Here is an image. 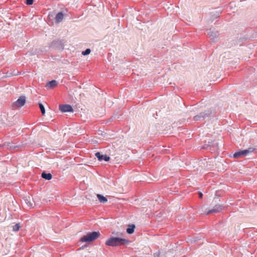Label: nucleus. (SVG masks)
I'll return each mask as SVG.
<instances>
[{"instance_id": "obj_9", "label": "nucleus", "mask_w": 257, "mask_h": 257, "mask_svg": "<svg viewBox=\"0 0 257 257\" xmlns=\"http://www.w3.org/2000/svg\"><path fill=\"white\" fill-rule=\"evenodd\" d=\"M26 102L25 96H21L16 101V105L19 107L23 106Z\"/></svg>"}, {"instance_id": "obj_20", "label": "nucleus", "mask_w": 257, "mask_h": 257, "mask_svg": "<svg viewBox=\"0 0 257 257\" xmlns=\"http://www.w3.org/2000/svg\"><path fill=\"white\" fill-rule=\"evenodd\" d=\"M26 203L29 207H33V204L31 202L30 200H28V199L26 200Z\"/></svg>"}, {"instance_id": "obj_14", "label": "nucleus", "mask_w": 257, "mask_h": 257, "mask_svg": "<svg viewBox=\"0 0 257 257\" xmlns=\"http://www.w3.org/2000/svg\"><path fill=\"white\" fill-rule=\"evenodd\" d=\"M135 225L132 224L128 226V227L126 229V232L128 234H132L135 230Z\"/></svg>"}, {"instance_id": "obj_1", "label": "nucleus", "mask_w": 257, "mask_h": 257, "mask_svg": "<svg viewBox=\"0 0 257 257\" xmlns=\"http://www.w3.org/2000/svg\"><path fill=\"white\" fill-rule=\"evenodd\" d=\"M130 241L122 238L117 237H111L105 242V244L110 246H117L128 244Z\"/></svg>"}, {"instance_id": "obj_3", "label": "nucleus", "mask_w": 257, "mask_h": 257, "mask_svg": "<svg viewBox=\"0 0 257 257\" xmlns=\"http://www.w3.org/2000/svg\"><path fill=\"white\" fill-rule=\"evenodd\" d=\"M254 150V148H249L248 149L246 150L238 151L233 154V157L235 158H238L242 156H246L249 153H252Z\"/></svg>"}, {"instance_id": "obj_7", "label": "nucleus", "mask_w": 257, "mask_h": 257, "mask_svg": "<svg viewBox=\"0 0 257 257\" xmlns=\"http://www.w3.org/2000/svg\"><path fill=\"white\" fill-rule=\"evenodd\" d=\"M222 207L220 205H216L213 209L209 210L207 213L206 214L208 215L209 214L212 213H217L220 212L222 211Z\"/></svg>"}, {"instance_id": "obj_19", "label": "nucleus", "mask_w": 257, "mask_h": 257, "mask_svg": "<svg viewBox=\"0 0 257 257\" xmlns=\"http://www.w3.org/2000/svg\"><path fill=\"white\" fill-rule=\"evenodd\" d=\"M57 44L61 45V42L60 41H53L51 44V47H54L55 45Z\"/></svg>"}, {"instance_id": "obj_16", "label": "nucleus", "mask_w": 257, "mask_h": 257, "mask_svg": "<svg viewBox=\"0 0 257 257\" xmlns=\"http://www.w3.org/2000/svg\"><path fill=\"white\" fill-rule=\"evenodd\" d=\"M39 106L41 111L42 112V115H45V109L44 105L41 103H39Z\"/></svg>"}, {"instance_id": "obj_10", "label": "nucleus", "mask_w": 257, "mask_h": 257, "mask_svg": "<svg viewBox=\"0 0 257 257\" xmlns=\"http://www.w3.org/2000/svg\"><path fill=\"white\" fill-rule=\"evenodd\" d=\"M64 18V15L62 12H59L58 13L55 18V21L56 23H60Z\"/></svg>"}, {"instance_id": "obj_4", "label": "nucleus", "mask_w": 257, "mask_h": 257, "mask_svg": "<svg viewBox=\"0 0 257 257\" xmlns=\"http://www.w3.org/2000/svg\"><path fill=\"white\" fill-rule=\"evenodd\" d=\"M207 34L209 38L213 42H216L218 40L219 35L218 32L214 29H210L207 30Z\"/></svg>"}, {"instance_id": "obj_6", "label": "nucleus", "mask_w": 257, "mask_h": 257, "mask_svg": "<svg viewBox=\"0 0 257 257\" xmlns=\"http://www.w3.org/2000/svg\"><path fill=\"white\" fill-rule=\"evenodd\" d=\"M59 109L61 112H72V107L69 104H61L59 105Z\"/></svg>"}, {"instance_id": "obj_8", "label": "nucleus", "mask_w": 257, "mask_h": 257, "mask_svg": "<svg viewBox=\"0 0 257 257\" xmlns=\"http://www.w3.org/2000/svg\"><path fill=\"white\" fill-rule=\"evenodd\" d=\"M95 156L97 158L99 161L104 160L105 161H108L109 160L110 158L106 155H101L99 152L95 153Z\"/></svg>"}, {"instance_id": "obj_21", "label": "nucleus", "mask_w": 257, "mask_h": 257, "mask_svg": "<svg viewBox=\"0 0 257 257\" xmlns=\"http://www.w3.org/2000/svg\"><path fill=\"white\" fill-rule=\"evenodd\" d=\"M34 2V0H26V4L27 5H31L33 4Z\"/></svg>"}, {"instance_id": "obj_18", "label": "nucleus", "mask_w": 257, "mask_h": 257, "mask_svg": "<svg viewBox=\"0 0 257 257\" xmlns=\"http://www.w3.org/2000/svg\"><path fill=\"white\" fill-rule=\"evenodd\" d=\"M91 50L90 49H87L85 51H82V54L83 55H87L90 54Z\"/></svg>"}, {"instance_id": "obj_2", "label": "nucleus", "mask_w": 257, "mask_h": 257, "mask_svg": "<svg viewBox=\"0 0 257 257\" xmlns=\"http://www.w3.org/2000/svg\"><path fill=\"white\" fill-rule=\"evenodd\" d=\"M100 235L99 231H93L87 233L86 235L82 236L80 238V241L84 242H91L95 239L97 238Z\"/></svg>"}, {"instance_id": "obj_12", "label": "nucleus", "mask_w": 257, "mask_h": 257, "mask_svg": "<svg viewBox=\"0 0 257 257\" xmlns=\"http://www.w3.org/2000/svg\"><path fill=\"white\" fill-rule=\"evenodd\" d=\"M41 177L46 180H50L52 179V176L50 173H46L45 172H43L41 174Z\"/></svg>"}, {"instance_id": "obj_17", "label": "nucleus", "mask_w": 257, "mask_h": 257, "mask_svg": "<svg viewBox=\"0 0 257 257\" xmlns=\"http://www.w3.org/2000/svg\"><path fill=\"white\" fill-rule=\"evenodd\" d=\"M20 228V223H17L13 227V230L15 232L18 231Z\"/></svg>"}, {"instance_id": "obj_23", "label": "nucleus", "mask_w": 257, "mask_h": 257, "mask_svg": "<svg viewBox=\"0 0 257 257\" xmlns=\"http://www.w3.org/2000/svg\"><path fill=\"white\" fill-rule=\"evenodd\" d=\"M203 196V194L201 193H199V197L202 198Z\"/></svg>"}, {"instance_id": "obj_5", "label": "nucleus", "mask_w": 257, "mask_h": 257, "mask_svg": "<svg viewBox=\"0 0 257 257\" xmlns=\"http://www.w3.org/2000/svg\"><path fill=\"white\" fill-rule=\"evenodd\" d=\"M210 114V113L209 111L200 112L199 114L194 116V120L195 121H202L206 117H208Z\"/></svg>"}, {"instance_id": "obj_11", "label": "nucleus", "mask_w": 257, "mask_h": 257, "mask_svg": "<svg viewBox=\"0 0 257 257\" xmlns=\"http://www.w3.org/2000/svg\"><path fill=\"white\" fill-rule=\"evenodd\" d=\"M57 85V82L55 80H53L52 81H49L47 83L46 86L49 88L51 89L56 86Z\"/></svg>"}, {"instance_id": "obj_22", "label": "nucleus", "mask_w": 257, "mask_h": 257, "mask_svg": "<svg viewBox=\"0 0 257 257\" xmlns=\"http://www.w3.org/2000/svg\"><path fill=\"white\" fill-rule=\"evenodd\" d=\"M160 255V253L159 252H156L155 254V257H159Z\"/></svg>"}, {"instance_id": "obj_15", "label": "nucleus", "mask_w": 257, "mask_h": 257, "mask_svg": "<svg viewBox=\"0 0 257 257\" xmlns=\"http://www.w3.org/2000/svg\"><path fill=\"white\" fill-rule=\"evenodd\" d=\"M3 146L4 147L6 148L7 149H10L11 150H12V149L15 148V147L12 146L11 145V144L9 142L4 143Z\"/></svg>"}, {"instance_id": "obj_13", "label": "nucleus", "mask_w": 257, "mask_h": 257, "mask_svg": "<svg viewBox=\"0 0 257 257\" xmlns=\"http://www.w3.org/2000/svg\"><path fill=\"white\" fill-rule=\"evenodd\" d=\"M97 197L100 203H104L107 201V199L100 194H97Z\"/></svg>"}]
</instances>
